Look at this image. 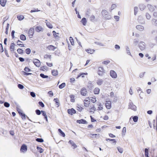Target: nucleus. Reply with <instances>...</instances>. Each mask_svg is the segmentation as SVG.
<instances>
[{
    "mask_svg": "<svg viewBox=\"0 0 157 157\" xmlns=\"http://www.w3.org/2000/svg\"><path fill=\"white\" fill-rule=\"evenodd\" d=\"M34 30L33 28H31L29 29L28 32V34L29 38H32L34 34Z\"/></svg>",
    "mask_w": 157,
    "mask_h": 157,
    "instance_id": "1",
    "label": "nucleus"
},
{
    "mask_svg": "<svg viewBox=\"0 0 157 157\" xmlns=\"http://www.w3.org/2000/svg\"><path fill=\"white\" fill-rule=\"evenodd\" d=\"M90 98L89 97H87L84 100V106L86 107H88L90 104V102L89 101Z\"/></svg>",
    "mask_w": 157,
    "mask_h": 157,
    "instance_id": "2",
    "label": "nucleus"
},
{
    "mask_svg": "<svg viewBox=\"0 0 157 157\" xmlns=\"http://www.w3.org/2000/svg\"><path fill=\"white\" fill-rule=\"evenodd\" d=\"M105 73V71L103 67H100L98 68V73L99 75L102 76Z\"/></svg>",
    "mask_w": 157,
    "mask_h": 157,
    "instance_id": "3",
    "label": "nucleus"
},
{
    "mask_svg": "<svg viewBox=\"0 0 157 157\" xmlns=\"http://www.w3.org/2000/svg\"><path fill=\"white\" fill-rule=\"evenodd\" d=\"M80 93L81 94L82 96H85L87 95V91L86 88L83 87L81 89Z\"/></svg>",
    "mask_w": 157,
    "mask_h": 157,
    "instance_id": "4",
    "label": "nucleus"
},
{
    "mask_svg": "<svg viewBox=\"0 0 157 157\" xmlns=\"http://www.w3.org/2000/svg\"><path fill=\"white\" fill-rule=\"evenodd\" d=\"M33 62L35 65L37 67H40L41 63L40 61L38 59H34L33 60Z\"/></svg>",
    "mask_w": 157,
    "mask_h": 157,
    "instance_id": "5",
    "label": "nucleus"
},
{
    "mask_svg": "<svg viewBox=\"0 0 157 157\" xmlns=\"http://www.w3.org/2000/svg\"><path fill=\"white\" fill-rule=\"evenodd\" d=\"M102 15L106 19H109L110 17H109L108 12L105 10H103L101 12Z\"/></svg>",
    "mask_w": 157,
    "mask_h": 157,
    "instance_id": "6",
    "label": "nucleus"
},
{
    "mask_svg": "<svg viewBox=\"0 0 157 157\" xmlns=\"http://www.w3.org/2000/svg\"><path fill=\"white\" fill-rule=\"evenodd\" d=\"M110 75L113 78H117V75L116 73L113 70H111L110 71Z\"/></svg>",
    "mask_w": 157,
    "mask_h": 157,
    "instance_id": "7",
    "label": "nucleus"
},
{
    "mask_svg": "<svg viewBox=\"0 0 157 157\" xmlns=\"http://www.w3.org/2000/svg\"><path fill=\"white\" fill-rule=\"evenodd\" d=\"M96 110V108L94 105H90L89 108V112L90 113H94V111Z\"/></svg>",
    "mask_w": 157,
    "mask_h": 157,
    "instance_id": "8",
    "label": "nucleus"
},
{
    "mask_svg": "<svg viewBox=\"0 0 157 157\" xmlns=\"http://www.w3.org/2000/svg\"><path fill=\"white\" fill-rule=\"evenodd\" d=\"M67 113L71 115H72L73 114L76 113L75 110L73 108H71L70 109H68L67 110Z\"/></svg>",
    "mask_w": 157,
    "mask_h": 157,
    "instance_id": "9",
    "label": "nucleus"
},
{
    "mask_svg": "<svg viewBox=\"0 0 157 157\" xmlns=\"http://www.w3.org/2000/svg\"><path fill=\"white\" fill-rule=\"evenodd\" d=\"M27 149L26 145L25 144H23L21 146V147L20 151L22 152H25L27 151Z\"/></svg>",
    "mask_w": 157,
    "mask_h": 157,
    "instance_id": "10",
    "label": "nucleus"
},
{
    "mask_svg": "<svg viewBox=\"0 0 157 157\" xmlns=\"http://www.w3.org/2000/svg\"><path fill=\"white\" fill-rule=\"evenodd\" d=\"M105 105L107 109H110L111 108V102L109 101H106L105 103Z\"/></svg>",
    "mask_w": 157,
    "mask_h": 157,
    "instance_id": "11",
    "label": "nucleus"
},
{
    "mask_svg": "<svg viewBox=\"0 0 157 157\" xmlns=\"http://www.w3.org/2000/svg\"><path fill=\"white\" fill-rule=\"evenodd\" d=\"M15 44L13 43H11L10 46V51L12 52H13L15 50Z\"/></svg>",
    "mask_w": 157,
    "mask_h": 157,
    "instance_id": "12",
    "label": "nucleus"
},
{
    "mask_svg": "<svg viewBox=\"0 0 157 157\" xmlns=\"http://www.w3.org/2000/svg\"><path fill=\"white\" fill-rule=\"evenodd\" d=\"M139 47L141 50L143 51L144 50L145 48L144 43L143 42H140L139 46Z\"/></svg>",
    "mask_w": 157,
    "mask_h": 157,
    "instance_id": "13",
    "label": "nucleus"
},
{
    "mask_svg": "<svg viewBox=\"0 0 157 157\" xmlns=\"http://www.w3.org/2000/svg\"><path fill=\"white\" fill-rule=\"evenodd\" d=\"M129 108L134 111H136V106L131 103L129 104Z\"/></svg>",
    "mask_w": 157,
    "mask_h": 157,
    "instance_id": "14",
    "label": "nucleus"
},
{
    "mask_svg": "<svg viewBox=\"0 0 157 157\" xmlns=\"http://www.w3.org/2000/svg\"><path fill=\"white\" fill-rule=\"evenodd\" d=\"M77 122L79 124H87V122L85 120L81 119L80 120H77Z\"/></svg>",
    "mask_w": 157,
    "mask_h": 157,
    "instance_id": "15",
    "label": "nucleus"
},
{
    "mask_svg": "<svg viewBox=\"0 0 157 157\" xmlns=\"http://www.w3.org/2000/svg\"><path fill=\"white\" fill-rule=\"evenodd\" d=\"M85 51L88 53L91 54H93L95 51V50L91 49L90 48L86 49H85Z\"/></svg>",
    "mask_w": 157,
    "mask_h": 157,
    "instance_id": "16",
    "label": "nucleus"
},
{
    "mask_svg": "<svg viewBox=\"0 0 157 157\" xmlns=\"http://www.w3.org/2000/svg\"><path fill=\"white\" fill-rule=\"evenodd\" d=\"M68 143L71 144V146L73 147L74 149L75 148L77 147V146L72 141L70 140Z\"/></svg>",
    "mask_w": 157,
    "mask_h": 157,
    "instance_id": "17",
    "label": "nucleus"
},
{
    "mask_svg": "<svg viewBox=\"0 0 157 157\" xmlns=\"http://www.w3.org/2000/svg\"><path fill=\"white\" fill-rule=\"evenodd\" d=\"M52 57V56L50 54H46L44 55V58L45 59L51 60Z\"/></svg>",
    "mask_w": 157,
    "mask_h": 157,
    "instance_id": "18",
    "label": "nucleus"
},
{
    "mask_svg": "<svg viewBox=\"0 0 157 157\" xmlns=\"http://www.w3.org/2000/svg\"><path fill=\"white\" fill-rule=\"evenodd\" d=\"M35 30L37 32H39L41 31H42L43 29L40 26H37L35 28Z\"/></svg>",
    "mask_w": 157,
    "mask_h": 157,
    "instance_id": "19",
    "label": "nucleus"
},
{
    "mask_svg": "<svg viewBox=\"0 0 157 157\" xmlns=\"http://www.w3.org/2000/svg\"><path fill=\"white\" fill-rule=\"evenodd\" d=\"M148 8L150 11L153 12L155 10V9L156 8V7L151 5H149L148 6Z\"/></svg>",
    "mask_w": 157,
    "mask_h": 157,
    "instance_id": "20",
    "label": "nucleus"
},
{
    "mask_svg": "<svg viewBox=\"0 0 157 157\" xmlns=\"http://www.w3.org/2000/svg\"><path fill=\"white\" fill-rule=\"evenodd\" d=\"M100 89L98 87H96L93 90V92L95 94H99Z\"/></svg>",
    "mask_w": 157,
    "mask_h": 157,
    "instance_id": "21",
    "label": "nucleus"
},
{
    "mask_svg": "<svg viewBox=\"0 0 157 157\" xmlns=\"http://www.w3.org/2000/svg\"><path fill=\"white\" fill-rule=\"evenodd\" d=\"M47 48L49 50L53 51L56 48V47L52 45H49L47 47Z\"/></svg>",
    "mask_w": 157,
    "mask_h": 157,
    "instance_id": "22",
    "label": "nucleus"
},
{
    "mask_svg": "<svg viewBox=\"0 0 157 157\" xmlns=\"http://www.w3.org/2000/svg\"><path fill=\"white\" fill-rule=\"evenodd\" d=\"M6 2L7 1L6 0H0V4L3 7L5 6Z\"/></svg>",
    "mask_w": 157,
    "mask_h": 157,
    "instance_id": "23",
    "label": "nucleus"
},
{
    "mask_svg": "<svg viewBox=\"0 0 157 157\" xmlns=\"http://www.w3.org/2000/svg\"><path fill=\"white\" fill-rule=\"evenodd\" d=\"M136 28L140 31H142L144 29V27L141 25H137L136 27Z\"/></svg>",
    "mask_w": 157,
    "mask_h": 157,
    "instance_id": "24",
    "label": "nucleus"
},
{
    "mask_svg": "<svg viewBox=\"0 0 157 157\" xmlns=\"http://www.w3.org/2000/svg\"><path fill=\"white\" fill-rule=\"evenodd\" d=\"M97 105L98 106V110H101L103 109L102 105L100 102H99L97 104Z\"/></svg>",
    "mask_w": 157,
    "mask_h": 157,
    "instance_id": "25",
    "label": "nucleus"
},
{
    "mask_svg": "<svg viewBox=\"0 0 157 157\" xmlns=\"http://www.w3.org/2000/svg\"><path fill=\"white\" fill-rule=\"evenodd\" d=\"M81 22L82 23L83 25H86L87 22V21L85 17H83L82 18Z\"/></svg>",
    "mask_w": 157,
    "mask_h": 157,
    "instance_id": "26",
    "label": "nucleus"
},
{
    "mask_svg": "<svg viewBox=\"0 0 157 157\" xmlns=\"http://www.w3.org/2000/svg\"><path fill=\"white\" fill-rule=\"evenodd\" d=\"M52 74L53 75L56 76L58 75V71L57 70H52Z\"/></svg>",
    "mask_w": 157,
    "mask_h": 157,
    "instance_id": "27",
    "label": "nucleus"
},
{
    "mask_svg": "<svg viewBox=\"0 0 157 157\" xmlns=\"http://www.w3.org/2000/svg\"><path fill=\"white\" fill-rule=\"evenodd\" d=\"M41 112L42 113V115L44 117L45 119L48 121L47 116L46 114V112L43 111H41Z\"/></svg>",
    "mask_w": 157,
    "mask_h": 157,
    "instance_id": "28",
    "label": "nucleus"
},
{
    "mask_svg": "<svg viewBox=\"0 0 157 157\" xmlns=\"http://www.w3.org/2000/svg\"><path fill=\"white\" fill-rule=\"evenodd\" d=\"M90 99L91 101L93 103H95L97 101L96 98L94 96L90 97Z\"/></svg>",
    "mask_w": 157,
    "mask_h": 157,
    "instance_id": "29",
    "label": "nucleus"
},
{
    "mask_svg": "<svg viewBox=\"0 0 157 157\" xmlns=\"http://www.w3.org/2000/svg\"><path fill=\"white\" fill-rule=\"evenodd\" d=\"M151 22L153 25L155 26H157V20L153 19L151 20Z\"/></svg>",
    "mask_w": 157,
    "mask_h": 157,
    "instance_id": "30",
    "label": "nucleus"
},
{
    "mask_svg": "<svg viewBox=\"0 0 157 157\" xmlns=\"http://www.w3.org/2000/svg\"><path fill=\"white\" fill-rule=\"evenodd\" d=\"M17 45L21 47H24V45L23 44H21V43H22V42L20 41L19 40H18L17 42Z\"/></svg>",
    "mask_w": 157,
    "mask_h": 157,
    "instance_id": "31",
    "label": "nucleus"
},
{
    "mask_svg": "<svg viewBox=\"0 0 157 157\" xmlns=\"http://www.w3.org/2000/svg\"><path fill=\"white\" fill-rule=\"evenodd\" d=\"M103 82L102 79H99L97 80V83L98 85H101L102 84Z\"/></svg>",
    "mask_w": 157,
    "mask_h": 157,
    "instance_id": "32",
    "label": "nucleus"
},
{
    "mask_svg": "<svg viewBox=\"0 0 157 157\" xmlns=\"http://www.w3.org/2000/svg\"><path fill=\"white\" fill-rule=\"evenodd\" d=\"M20 39L22 40H26V37L23 34H21L20 35Z\"/></svg>",
    "mask_w": 157,
    "mask_h": 157,
    "instance_id": "33",
    "label": "nucleus"
},
{
    "mask_svg": "<svg viewBox=\"0 0 157 157\" xmlns=\"http://www.w3.org/2000/svg\"><path fill=\"white\" fill-rule=\"evenodd\" d=\"M17 18L19 20L21 21L24 19V17L23 15H20L17 16Z\"/></svg>",
    "mask_w": 157,
    "mask_h": 157,
    "instance_id": "34",
    "label": "nucleus"
},
{
    "mask_svg": "<svg viewBox=\"0 0 157 157\" xmlns=\"http://www.w3.org/2000/svg\"><path fill=\"white\" fill-rule=\"evenodd\" d=\"M58 131L60 134V135L63 137H64L65 136V134L61 130V129H58Z\"/></svg>",
    "mask_w": 157,
    "mask_h": 157,
    "instance_id": "35",
    "label": "nucleus"
},
{
    "mask_svg": "<svg viewBox=\"0 0 157 157\" xmlns=\"http://www.w3.org/2000/svg\"><path fill=\"white\" fill-rule=\"evenodd\" d=\"M77 110L80 112L82 111L83 109V107L79 105H78L77 106Z\"/></svg>",
    "mask_w": 157,
    "mask_h": 157,
    "instance_id": "36",
    "label": "nucleus"
},
{
    "mask_svg": "<svg viewBox=\"0 0 157 157\" xmlns=\"http://www.w3.org/2000/svg\"><path fill=\"white\" fill-rule=\"evenodd\" d=\"M36 148L38 151L40 153L43 152L44 151V149L40 147L37 146L36 147Z\"/></svg>",
    "mask_w": 157,
    "mask_h": 157,
    "instance_id": "37",
    "label": "nucleus"
},
{
    "mask_svg": "<svg viewBox=\"0 0 157 157\" xmlns=\"http://www.w3.org/2000/svg\"><path fill=\"white\" fill-rule=\"evenodd\" d=\"M17 52L20 54H22L23 53V50L21 48H18L17 50Z\"/></svg>",
    "mask_w": 157,
    "mask_h": 157,
    "instance_id": "38",
    "label": "nucleus"
},
{
    "mask_svg": "<svg viewBox=\"0 0 157 157\" xmlns=\"http://www.w3.org/2000/svg\"><path fill=\"white\" fill-rule=\"evenodd\" d=\"M47 27L50 29H52L53 28L52 25L49 22H47L46 23Z\"/></svg>",
    "mask_w": 157,
    "mask_h": 157,
    "instance_id": "39",
    "label": "nucleus"
},
{
    "mask_svg": "<svg viewBox=\"0 0 157 157\" xmlns=\"http://www.w3.org/2000/svg\"><path fill=\"white\" fill-rule=\"evenodd\" d=\"M25 52L26 54L28 55L31 52V49L29 48H27L25 49Z\"/></svg>",
    "mask_w": 157,
    "mask_h": 157,
    "instance_id": "40",
    "label": "nucleus"
},
{
    "mask_svg": "<svg viewBox=\"0 0 157 157\" xmlns=\"http://www.w3.org/2000/svg\"><path fill=\"white\" fill-rule=\"evenodd\" d=\"M40 69L42 71H44L47 70L48 68L47 67L43 66L41 67Z\"/></svg>",
    "mask_w": 157,
    "mask_h": 157,
    "instance_id": "41",
    "label": "nucleus"
},
{
    "mask_svg": "<svg viewBox=\"0 0 157 157\" xmlns=\"http://www.w3.org/2000/svg\"><path fill=\"white\" fill-rule=\"evenodd\" d=\"M148 150L147 148H145V157H149L148 155Z\"/></svg>",
    "mask_w": 157,
    "mask_h": 157,
    "instance_id": "42",
    "label": "nucleus"
},
{
    "mask_svg": "<svg viewBox=\"0 0 157 157\" xmlns=\"http://www.w3.org/2000/svg\"><path fill=\"white\" fill-rule=\"evenodd\" d=\"M66 86V84L65 83L63 82L62 83L61 85H59V88L60 89H62L64 88Z\"/></svg>",
    "mask_w": 157,
    "mask_h": 157,
    "instance_id": "43",
    "label": "nucleus"
},
{
    "mask_svg": "<svg viewBox=\"0 0 157 157\" xmlns=\"http://www.w3.org/2000/svg\"><path fill=\"white\" fill-rule=\"evenodd\" d=\"M70 42H71V45H74V40L72 37H70Z\"/></svg>",
    "mask_w": 157,
    "mask_h": 157,
    "instance_id": "44",
    "label": "nucleus"
},
{
    "mask_svg": "<svg viewBox=\"0 0 157 157\" xmlns=\"http://www.w3.org/2000/svg\"><path fill=\"white\" fill-rule=\"evenodd\" d=\"M19 114L21 116V117L22 119H25V115L23 113H21L19 112Z\"/></svg>",
    "mask_w": 157,
    "mask_h": 157,
    "instance_id": "45",
    "label": "nucleus"
},
{
    "mask_svg": "<svg viewBox=\"0 0 157 157\" xmlns=\"http://www.w3.org/2000/svg\"><path fill=\"white\" fill-rule=\"evenodd\" d=\"M70 97L71 98V101L72 102H74L75 101L74 96L73 95H71L70 96Z\"/></svg>",
    "mask_w": 157,
    "mask_h": 157,
    "instance_id": "46",
    "label": "nucleus"
},
{
    "mask_svg": "<svg viewBox=\"0 0 157 157\" xmlns=\"http://www.w3.org/2000/svg\"><path fill=\"white\" fill-rule=\"evenodd\" d=\"M110 63V61L109 60H108L106 61H105L102 62V64L107 65L109 63Z\"/></svg>",
    "mask_w": 157,
    "mask_h": 157,
    "instance_id": "47",
    "label": "nucleus"
},
{
    "mask_svg": "<svg viewBox=\"0 0 157 157\" xmlns=\"http://www.w3.org/2000/svg\"><path fill=\"white\" fill-rule=\"evenodd\" d=\"M90 21H93L94 20L95 17L94 15H92L90 17Z\"/></svg>",
    "mask_w": 157,
    "mask_h": 157,
    "instance_id": "48",
    "label": "nucleus"
},
{
    "mask_svg": "<svg viewBox=\"0 0 157 157\" xmlns=\"http://www.w3.org/2000/svg\"><path fill=\"white\" fill-rule=\"evenodd\" d=\"M40 76L41 77L43 78H46L48 77V76L45 75L43 74H40Z\"/></svg>",
    "mask_w": 157,
    "mask_h": 157,
    "instance_id": "49",
    "label": "nucleus"
},
{
    "mask_svg": "<svg viewBox=\"0 0 157 157\" xmlns=\"http://www.w3.org/2000/svg\"><path fill=\"white\" fill-rule=\"evenodd\" d=\"M87 73H80L78 75L77 77V78H78L80 77L81 76H82V75H87Z\"/></svg>",
    "mask_w": 157,
    "mask_h": 157,
    "instance_id": "50",
    "label": "nucleus"
},
{
    "mask_svg": "<svg viewBox=\"0 0 157 157\" xmlns=\"http://www.w3.org/2000/svg\"><path fill=\"white\" fill-rule=\"evenodd\" d=\"M36 141L39 142H43L44 140L41 138H37L36 139Z\"/></svg>",
    "mask_w": 157,
    "mask_h": 157,
    "instance_id": "51",
    "label": "nucleus"
},
{
    "mask_svg": "<svg viewBox=\"0 0 157 157\" xmlns=\"http://www.w3.org/2000/svg\"><path fill=\"white\" fill-rule=\"evenodd\" d=\"M133 120L135 122H136L138 120V117L136 116H135L133 118Z\"/></svg>",
    "mask_w": 157,
    "mask_h": 157,
    "instance_id": "52",
    "label": "nucleus"
},
{
    "mask_svg": "<svg viewBox=\"0 0 157 157\" xmlns=\"http://www.w3.org/2000/svg\"><path fill=\"white\" fill-rule=\"evenodd\" d=\"M146 16L148 19H149L151 17L150 15L148 13H146Z\"/></svg>",
    "mask_w": 157,
    "mask_h": 157,
    "instance_id": "53",
    "label": "nucleus"
},
{
    "mask_svg": "<svg viewBox=\"0 0 157 157\" xmlns=\"http://www.w3.org/2000/svg\"><path fill=\"white\" fill-rule=\"evenodd\" d=\"M25 71L28 72L30 71V69L28 67H25L24 69Z\"/></svg>",
    "mask_w": 157,
    "mask_h": 157,
    "instance_id": "54",
    "label": "nucleus"
},
{
    "mask_svg": "<svg viewBox=\"0 0 157 157\" xmlns=\"http://www.w3.org/2000/svg\"><path fill=\"white\" fill-rule=\"evenodd\" d=\"M4 50L2 47V45L0 43V52H3Z\"/></svg>",
    "mask_w": 157,
    "mask_h": 157,
    "instance_id": "55",
    "label": "nucleus"
},
{
    "mask_svg": "<svg viewBox=\"0 0 157 157\" xmlns=\"http://www.w3.org/2000/svg\"><path fill=\"white\" fill-rule=\"evenodd\" d=\"M38 104L39 105L41 106L42 107H44V103L41 101H39L38 102Z\"/></svg>",
    "mask_w": 157,
    "mask_h": 157,
    "instance_id": "56",
    "label": "nucleus"
},
{
    "mask_svg": "<svg viewBox=\"0 0 157 157\" xmlns=\"http://www.w3.org/2000/svg\"><path fill=\"white\" fill-rule=\"evenodd\" d=\"M95 43L97 45H99L100 46H103L104 45L101 43H99V42H95Z\"/></svg>",
    "mask_w": 157,
    "mask_h": 157,
    "instance_id": "57",
    "label": "nucleus"
},
{
    "mask_svg": "<svg viewBox=\"0 0 157 157\" xmlns=\"http://www.w3.org/2000/svg\"><path fill=\"white\" fill-rule=\"evenodd\" d=\"M4 105L6 107H9L10 106V104L7 102H5L4 103Z\"/></svg>",
    "mask_w": 157,
    "mask_h": 157,
    "instance_id": "58",
    "label": "nucleus"
},
{
    "mask_svg": "<svg viewBox=\"0 0 157 157\" xmlns=\"http://www.w3.org/2000/svg\"><path fill=\"white\" fill-rule=\"evenodd\" d=\"M18 87L21 89H23L24 87V86L22 85L21 84H18Z\"/></svg>",
    "mask_w": 157,
    "mask_h": 157,
    "instance_id": "59",
    "label": "nucleus"
},
{
    "mask_svg": "<svg viewBox=\"0 0 157 157\" xmlns=\"http://www.w3.org/2000/svg\"><path fill=\"white\" fill-rule=\"evenodd\" d=\"M48 94L50 97H52L53 96V93L52 91H49L48 93Z\"/></svg>",
    "mask_w": 157,
    "mask_h": 157,
    "instance_id": "60",
    "label": "nucleus"
},
{
    "mask_svg": "<svg viewBox=\"0 0 157 157\" xmlns=\"http://www.w3.org/2000/svg\"><path fill=\"white\" fill-rule=\"evenodd\" d=\"M46 64L49 67H52L53 66V64L52 63H49L48 62H46Z\"/></svg>",
    "mask_w": 157,
    "mask_h": 157,
    "instance_id": "61",
    "label": "nucleus"
},
{
    "mask_svg": "<svg viewBox=\"0 0 157 157\" xmlns=\"http://www.w3.org/2000/svg\"><path fill=\"white\" fill-rule=\"evenodd\" d=\"M52 33H53V36L55 37L56 38L58 37V35L56 34L57 33H56L55 31H53Z\"/></svg>",
    "mask_w": 157,
    "mask_h": 157,
    "instance_id": "62",
    "label": "nucleus"
},
{
    "mask_svg": "<svg viewBox=\"0 0 157 157\" xmlns=\"http://www.w3.org/2000/svg\"><path fill=\"white\" fill-rule=\"evenodd\" d=\"M116 7V5L115 4H113L111 6V9L113 10Z\"/></svg>",
    "mask_w": 157,
    "mask_h": 157,
    "instance_id": "63",
    "label": "nucleus"
},
{
    "mask_svg": "<svg viewBox=\"0 0 157 157\" xmlns=\"http://www.w3.org/2000/svg\"><path fill=\"white\" fill-rule=\"evenodd\" d=\"M118 150L120 153H122L123 152V149L121 148H117Z\"/></svg>",
    "mask_w": 157,
    "mask_h": 157,
    "instance_id": "64",
    "label": "nucleus"
}]
</instances>
